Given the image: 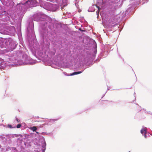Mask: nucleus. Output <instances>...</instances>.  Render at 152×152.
<instances>
[{"label": "nucleus", "instance_id": "obj_22", "mask_svg": "<svg viewBox=\"0 0 152 152\" xmlns=\"http://www.w3.org/2000/svg\"><path fill=\"white\" fill-rule=\"evenodd\" d=\"M97 7L98 8V10L99 11V10H100V7Z\"/></svg>", "mask_w": 152, "mask_h": 152}, {"label": "nucleus", "instance_id": "obj_19", "mask_svg": "<svg viewBox=\"0 0 152 152\" xmlns=\"http://www.w3.org/2000/svg\"><path fill=\"white\" fill-rule=\"evenodd\" d=\"M1 33H2V34H7V32H1Z\"/></svg>", "mask_w": 152, "mask_h": 152}, {"label": "nucleus", "instance_id": "obj_12", "mask_svg": "<svg viewBox=\"0 0 152 152\" xmlns=\"http://www.w3.org/2000/svg\"><path fill=\"white\" fill-rule=\"evenodd\" d=\"M118 18H116L115 19H113V21L111 20V21H109V23H110L111 24H113L115 23L117 21V20H118Z\"/></svg>", "mask_w": 152, "mask_h": 152}, {"label": "nucleus", "instance_id": "obj_21", "mask_svg": "<svg viewBox=\"0 0 152 152\" xmlns=\"http://www.w3.org/2000/svg\"><path fill=\"white\" fill-rule=\"evenodd\" d=\"M12 150H15V148H12Z\"/></svg>", "mask_w": 152, "mask_h": 152}, {"label": "nucleus", "instance_id": "obj_18", "mask_svg": "<svg viewBox=\"0 0 152 152\" xmlns=\"http://www.w3.org/2000/svg\"><path fill=\"white\" fill-rule=\"evenodd\" d=\"M8 127H9V128H12V126L11 125H8Z\"/></svg>", "mask_w": 152, "mask_h": 152}, {"label": "nucleus", "instance_id": "obj_25", "mask_svg": "<svg viewBox=\"0 0 152 152\" xmlns=\"http://www.w3.org/2000/svg\"><path fill=\"white\" fill-rule=\"evenodd\" d=\"M12 28L14 29V30L15 31V28L14 27H12Z\"/></svg>", "mask_w": 152, "mask_h": 152}, {"label": "nucleus", "instance_id": "obj_15", "mask_svg": "<svg viewBox=\"0 0 152 152\" xmlns=\"http://www.w3.org/2000/svg\"><path fill=\"white\" fill-rule=\"evenodd\" d=\"M21 126V124H18L17 126V127L18 128H20Z\"/></svg>", "mask_w": 152, "mask_h": 152}, {"label": "nucleus", "instance_id": "obj_28", "mask_svg": "<svg viewBox=\"0 0 152 152\" xmlns=\"http://www.w3.org/2000/svg\"><path fill=\"white\" fill-rule=\"evenodd\" d=\"M133 1V0H131V2H132Z\"/></svg>", "mask_w": 152, "mask_h": 152}, {"label": "nucleus", "instance_id": "obj_7", "mask_svg": "<svg viewBox=\"0 0 152 152\" xmlns=\"http://www.w3.org/2000/svg\"><path fill=\"white\" fill-rule=\"evenodd\" d=\"M9 47L10 48V50H12L14 49L18 45V43L15 41L11 39H10Z\"/></svg>", "mask_w": 152, "mask_h": 152}, {"label": "nucleus", "instance_id": "obj_1", "mask_svg": "<svg viewBox=\"0 0 152 152\" xmlns=\"http://www.w3.org/2000/svg\"><path fill=\"white\" fill-rule=\"evenodd\" d=\"M33 19L35 21L40 22L39 23V29L41 33L43 35H45L48 33L46 28L47 26L50 29L51 28L52 25L51 19L46 15L41 13H38L33 15Z\"/></svg>", "mask_w": 152, "mask_h": 152}, {"label": "nucleus", "instance_id": "obj_6", "mask_svg": "<svg viewBox=\"0 0 152 152\" xmlns=\"http://www.w3.org/2000/svg\"><path fill=\"white\" fill-rule=\"evenodd\" d=\"M141 133L144 135L145 138H147L148 136H149V133L147 132V128L144 126L142 127L140 130Z\"/></svg>", "mask_w": 152, "mask_h": 152}, {"label": "nucleus", "instance_id": "obj_14", "mask_svg": "<svg viewBox=\"0 0 152 152\" xmlns=\"http://www.w3.org/2000/svg\"><path fill=\"white\" fill-rule=\"evenodd\" d=\"M30 129L32 130L33 132H35L37 130V128L35 126H33L30 127Z\"/></svg>", "mask_w": 152, "mask_h": 152}, {"label": "nucleus", "instance_id": "obj_23", "mask_svg": "<svg viewBox=\"0 0 152 152\" xmlns=\"http://www.w3.org/2000/svg\"><path fill=\"white\" fill-rule=\"evenodd\" d=\"M149 113V114H151V115H152V113H151L150 112H149V113Z\"/></svg>", "mask_w": 152, "mask_h": 152}, {"label": "nucleus", "instance_id": "obj_5", "mask_svg": "<svg viewBox=\"0 0 152 152\" xmlns=\"http://www.w3.org/2000/svg\"><path fill=\"white\" fill-rule=\"evenodd\" d=\"M48 1L53 2H56L59 5H63L64 6L66 5L67 2V0H47Z\"/></svg>", "mask_w": 152, "mask_h": 152}, {"label": "nucleus", "instance_id": "obj_11", "mask_svg": "<svg viewBox=\"0 0 152 152\" xmlns=\"http://www.w3.org/2000/svg\"><path fill=\"white\" fill-rule=\"evenodd\" d=\"M42 144H43L42 146V151L41 152H45V150L46 144L45 140H43L42 141Z\"/></svg>", "mask_w": 152, "mask_h": 152}, {"label": "nucleus", "instance_id": "obj_3", "mask_svg": "<svg viewBox=\"0 0 152 152\" xmlns=\"http://www.w3.org/2000/svg\"><path fill=\"white\" fill-rule=\"evenodd\" d=\"M24 5L25 6L27 7H32L37 6V3L35 1L32 0H29L24 4L23 3H20L18 5L21 6Z\"/></svg>", "mask_w": 152, "mask_h": 152}, {"label": "nucleus", "instance_id": "obj_24", "mask_svg": "<svg viewBox=\"0 0 152 152\" xmlns=\"http://www.w3.org/2000/svg\"><path fill=\"white\" fill-rule=\"evenodd\" d=\"M44 124H43L42 125V126H40V127H43V125H44Z\"/></svg>", "mask_w": 152, "mask_h": 152}, {"label": "nucleus", "instance_id": "obj_31", "mask_svg": "<svg viewBox=\"0 0 152 152\" xmlns=\"http://www.w3.org/2000/svg\"><path fill=\"white\" fill-rule=\"evenodd\" d=\"M0 59H1L0 58Z\"/></svg>", "mask_w": 152, "mask_h": 152}, {"label": "nucleus", "instance_id": "obj_8", "mask_svg": "<svg viewBox=\"0 0 152 152\" xmlns=\"http://www.w3.org/2000/svg\"><path fill=\"white\" fill-rule=\"evenodd\" d=\"M11 63L9 64V66H17L18 65H20L21 64L19 62L16 60H15L11 61Z\"/></svg>", "mask_w": 152, "mask_h": 152}, {"label": "nucleus", "instance_id": "obj_17", "mask_svg": "<svg viewBox=\"0 0 152 152\" xmlns=\"http://www.w3.org/2000/svg\"><path fill=\"white\" fill-rule=\"evenodd\" d=\"M16 121H17L18 122H19L20 121V120L19 119H18V118H16Z\"/></svg>", "mask_w": 152, "mask_h": 152}, {"label": "nucleus", "instance_id": "obj_26", "mask_svg": "<svg viewBox=\"0 0 152 152\" xmlns=\"http://www.w3.org/2000/svg\"><path fill=\"white\" fill-rule=\"evenodd\" d=\"M99 13V12H98V11H97V12H96V13H97V14H98V13Z\"/></svg>", "mask_w": 152, "mask_h": 152}, {"label": "nucleus", "instance_id": "obj_30", "mask_svg": "<svg viewBox=\"0 0 152 152\" xmlns=\"http://www.w3.org/2000/svg\"><path fill=\"white\" fill-rule=\"evenodd\" d=\"M146 0L147 1L148 0Z\"/></svg>", "mask_w": 152, "mask_h": 152}, {"label": "nucleus", "instance_id": "obj_27", "mask_svg": "<svg viewBox=\"0 0 152 152\" xmlns=\"http://www.w3.org/2000/svg\"><path fill=\"white\" fill-rule=\"evenodd\" d=\"M95 55H93V57H95Z\"/></svg>", "mask_w": 152, "mask_h": 152}, {"label": "nucleus", "instance_id": "obj_16", "mask_svg": "<svg viewBox=\"0 0 152 152\" xmlns=\"http://www.w3.org/2000/svg\"><path fill=\"white\" fill-rule=\"evenodd\" d=\"M75 1L76 2H75V5L77 7H77H78V5L77 4V3L78 2V1H77V0L76 1Z\"/></svg>", "mask_w": 152, "mask_h": 152}, {"label": "nucleus", "instance_id": "obj_13", "mask_svg": "<svg viewBox=\"0 0 152 152\" xmlns=\"http://www.w3.org/2000/svg\"><path fill=\"white\" fill-rule=\"evenodd\" d=\"M25 62H24L23 63L24 64H35V63L34 62V63H32L30 62H28L27 61V60H26L25 61Z\"/></svg>", "mask_w": 152, "mask_h": 152}, {"label": "nucleus", "instance_id": "obj_9", "mask_svg": "<svg viewBox=\"0 0 152 152\" xmlns=\"http://www.w3.org/2000/svg\"><path fill=\"white\" fill-rule=\"evenodd\" d=\"M83 71H79V72H74L73 73L71 74L70 75H69V74H67L65 72H63V73L64 75H66V76H72V75H76L77 74H78L81 73L83 72Z\"/></svg>", "mask_w": 152, "mask_h": 152}, {"label": "nucleus", "instance_id": "obj_29", "mask_svg": "<svg viewBox=\"0 0 152 152\" xmlns=\"http://www.w3.org/2000/svg\"><path fill=\"white\" fill-rule=\"evenodd\" d=\"M36 133H37V134H38V133H38V132H36Z\"/></svg>", "mask_w": 152, "mask_h": 152}, {"label": "nucleus", "instance_id": "obj_4", "mask_svg": "<svg viewBox=\"0 0 152 152\" xmlns=\"http://www.w3.org/2000/svg\"><path fill=\"white\" fill-rule=\"evenodd\" d=\"M118 7L117 3H112L110 5L109 8V12L110 15H113L115 12Z\"/></svg>", "mask_w": 152, "mask_h": 152}, {"label": "nucleus", "instance_id": "obj_20", "mask_svg": "<svg viewBox=\"0 0 152 152\" xmlns=\"http://www.w3.org/2000/svg\"><path fill=\"white\" fill-rule=\"evenodd\" d=\"M3 63L2 62H1L0 63V65L1 66H2V65H3Z\"/></svg>", "mask_w": 152, "mask_h": 152}, {"label": "nucleus", "instance_id": "obj_2", "mask_svg": "<svg viewBox=\"0 0 152 152\" xmlns=\"http://www.w3.org/2000/svg\"><path fill=\"white\" fill-rule=\"evenodd\" d=\"M39 3L41 7L47 10L54 12L58 9V6L56 4H53L50 3L41 1H39Z\"/></svg>", "mask_w": 152, "mask_h": 152}, {"label": "nucleus", "instance_id": "obj_10", "mask_svg": "<svg viewBox=\"0 0 152 152\" xmlns=\"http://www.w3.org/2000/svg\"><path fill=\"white\" fill-rule=\"evenodd\" d=\"M58 119H47L46 120V121L48 122V124L50 125L51 124L53 123L54 122L57 121Z\"/></svg>", "mask_w": 152, "mask_h": 152}]
</instances>
